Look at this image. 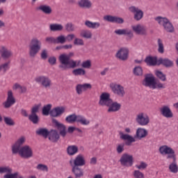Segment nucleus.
<instances>
[{
	"instance_id": "nucleus-58",
	"label": "nucleus",
	"mask_w": 178,
	"mask_h": 178,
	"mask_svg": "<svg viewBox=\"0 0 178 178\" xmlns=\"http://www.w3.org/2000/svg\"><path fill=\"white\" fill-rule=\"evenodd\" d=\"M38 111H40V105H35L31 109V114L36 115Z\"/></svg>"
},
{
	"instance_id": "nucleus-47",
	"label": "nucleus",
	"mask_w": 178,
	"mask_h": 178,
	"mask_svg": "<svg viewBox=\"0 0 178 178\" xmlns=\"http://www.w3.org/2000/svg\"><path fill=\"white\" fill-rule=\"evenodd\" d=\"M157 44L159 47L158 51L159 52V54H163V52H165V49L163 47V42H162V40L158 39Z\"/></svg>"
},
{
	"instance_id": "nucleus-8",
	"label": "nucleus",
	"mask_w": 178,
	"mask_h": 178,
	"mask_svg": "<svg viewBox=\"0 0 178 178\" xmlns=\"http://www.w3.org/2000/svg\"><path fill=\"white\" fill-rule=\"evenodd\" d=\"M120 163L121 166H124V168H131L134 163V158L133 155L129 153H124L120 159Z\"/></svg>"
},
{
	"instance_id": "nucleus-18",
	"label": "nucleus",
	"mask_w": 178,
	"mask_h": 178,
	"mask_svg": "<svg viewBox=\"0 0 178 178\" xmlns=\"http://www.w3.org/2000/svg\"><path fill=\"white\" fill-rule=\"evenodd\" d=\"M112 103L111 95L109 93L104 92L100 95L99 104L102 106H108Z\"/></svg>"
},
{
	"instance_id": "nucleus-51",
	"label": "nucleus",
	"mask_w": 178,
	"mask_h": 178,
	"mask_svg": "<svg viewBox=\"0 0 178 178\" xmlns=\"http://www.w3.org/2000/svg\"><path fill=\"white\" fill-rule=\"evenodd\" d=\"M116 151L118 154H122L124 152V143H120L117 145Z\"/></svg>"
},
{
	"instance_id": "nucleus-22",
	"label": "nucleus",
	"mask_w": 178,
	"mask_h": 178,
	"mask_svg": "<svg viewBox=\"0 0 178 178\" xmlns=\"http://www.w3.org/2000/svg\"><path fill=\"white\" fill-rule=\"evenodd\" d=\"M104 20L110 23H117V24H123L124 23L123 18L112 15H105Z\"/></svg>"
},
{
	"instance_id": "nucleus-57",
	"label": "nucleus",
	"mask_w": 178,
	"mask_h": 178,
	"mask_svg": "<svg viewBox=\"0 0 178 178\" xmlns=\"http://www.w3.org/2000/svg\"><path fill=\"white\" fill-rule=\"evenodd\" d=\"M48 62L52 66H54V65H56V57L55 56L49 57L48 59Z\"/></svg>"
},
{
	"instance_id": "nucleus-14",
	"label": "nucleus",
	"mask_w": 178,
	"mask_h": 178,
	"mask_svg": "<svg viewBox=\"0 0 178 178\" xmlns=\"http://www.w3.org/2000/svg\"><path fill=\"white\" fill-rule=\"evenodd\" d=\"M133 31L138 34V35H147L148 31L147 26L141 24H137L136 25L131 26Z\"/></svg>"
},
{
	"instance_id": "nucleus-41",
	"label": "nucleus",
	"mask_w": 178,
	"mask_h": 178,
	"mask_svg": "<svg viewBox=\"0 0 178 178\" xmlns=\"http://www.w3.org/2000/svg\"><path fill=\"white\" fill-rule=\"evenodd\" d=\"M9 70V62L0 65V75L2 76Z\"/></svg>"
},
{
	"instance_id": "nucleus-36",
	"label": "nucleus",
	"mask_w": 178,
	"mask_h": 178,
	"mask_svg": "<svg viewBox=\"0 0 178 178\" xmlns=\"http://www.w3.org/2000/svg\"><path fill=\"white\" fill-rule=\"evenodd\" d=\"M36 134H38V136H42L44 138H47L49 134V131L47 128H39L36 130Z\"/></svg>"
},
{
	"instance_id": "nucleus-64",
	"label": "nucleus",
	"mask_w": 178,
	"mask_h": 178,
	"mask_svg": "<svg viewBox=\"0 0 178 178\" xmlns=\"http://www.w3.org/2000/svg\"><path fill=\"white\" fill-rule=\"evenodd\" d=\"M90 165H95L97 163V157H92L90 161Z\"/></svg>"
},
{
	"instance_id": "nucleus-21",
	"label": "nucleus",
	"mask_w": 178,
	"mask_h": 178,
	"mask_svg": "<svg viewBox=\"0 0 178 178\" xmlns=\"http://www.w3.org/2000/svg\"><path fill=\"white\" fill-rule=\"evenodd\" d=\"M26 143V137L21 136L12 147L13 154H17V151L22 148V145Z\"/></svg>"
},
{
	"instance_id": "nucleus-23",
	"label": "nucleus",
	"mask_w": 178,
	"mask_h": 178,
	"mask_svg": "<svg viewBox=\"0 0 178 178\" xmlns=\"http://www.w3.org/2000/svg\"><path fill=\"white\" fill-rule=\"evenodd\" d=\"M65 111L66 108L64 106H57L50 111V116H52L53 118H59V116H62V115L65 113Z\"/></svg>"
},
{
	"instance_id": "nucleus-56",
	"label": "nucleus",
	"mask_w": 178,
	"mask_h": 178,
	"mask_svg": "<svg viewBox=\"0 0 178 178\" xmlns=\"http://www.w3.org/2000/svg\"><path fill=\"white\" fill-rule=\"evenodd\" d=\"M40 56L42 59H47L48 58V50H47V49H42L40 53Z\"/></svg>"
},
{
	"instance_id": "nucleus-11",
	"label": "nucleus",
	"mask_w": 178,
	"mask_h": 178,
	"mask_svg": "<svg viewBox=\"0 0 178 178\" xmlns=\"http://www.w3.org/2000/svg\"><path fill=\"white\" fill-rule=\"evenodd\" d=\"M136 122L139 126H148L149 124V116L146 113H139L136 115Z\"/></svg>"
},
{
	"instance_id": "nucleus-37",
	"label": "nucleus",
	"mask_w": 178,
	"mask_h": 178,
	"mask_svg": "<svg viewBox=\"0 0 178 178\" xmlns=\"http://www.w3.org/2000/svg\"><path fill=\"white\" fill-rule=\"evenodd\" d=\"M50 31H62L63 26L60 24H51L49 25Z\"/></svg>"
},
{
	"instance_id": "nucleus-6",
	"label": "nucleus",
	"mask_w": 178,
	"mask_h": 178,
	"mask_svg": "<svg viewBox=\"0 0 178 178\" xmlns=\"http://www.w3.org/2000/svg\"><path fill=\"white\" fill-rule=\"evenodd\" d=\"M154 20L160 25L163 26L164 30L168 31V33H173L175 31V27H173V24L172 22L165 17L158 16L154 18Z\"/></svg>"
},
{
	"instance_id": "nucleus-55",
	"label": "nucleus",
	"mask_w": 178,
	"mask_h": 178,
	"mask_svg": "<svg viewBox=\"0 0 178 178\" xmlns=\"http://www.w3.org/2000/svg\"><path fill=\"white\" fill-rule=\"evenodd\" d=\"M74 45H84V40L83 39L76 38L74 40Z\"/></svg>"
},
{
	"instance_id": "nucleus-33",
	"label": "nucleus",
	"mask_w": 178,
	"mask_h": 178,
	"mask_svg": "<svg viewBox=\"0 0 178 178\" xmlns=\"http://www.w3.org/2000/svg\"><path fill=\"white\" fill-rule=\"evenodd\" d=\"M72 172L76 178L83 177V176H84V171L83 169L76 165H72Z\"/></svg>"
},
{
	"instance_id": "nucleus-12",
	"label": "nucleus",
	"mask_w": 178,
	"mask_h": 178,
	"mask_svg": "<svg viewBox=\"0 0 178 178\" xmlns=\"http://www.w3.org/2000/svg\"><path fill=\"white\" fill-rule=\"evenodd\" d=\"M110 88L113 94L118 95V97H124V95H126V90H124V87L119 83H111Z\"/></svg>"
},
{
	"instance_id": "nucleus-26",
	"label": "nucleus",
	"mask_w": 178,
	"mask_h": 178,
	"mask_svg": "<svg viewBox=\"0 0 178 178\" xmlns=\"http://www.w3.org/2000/svg\"><path fill=\"white\" fill-rule=\"evenodd\" d=\"M160 112L161 115L164 116V118H167L168 119H170L173 118V113L172 112V110H170V108H169L168 106H163L161 108Z\"/></svg>"
},
{
	"instance_id": "nucleus-9",
	"label": "nucleus",
	"mask_w": 178,
	"mask_h": 178,
	"mask_svg": "<svg viewBox=\"0 0 178 178\" xmlns=\"http://www.w3.org/2000/svg\"><path fill=\"white\" fill-rule=\"evenodd\" d=\"M35 81L44 87V88H51L52 81L47 76L41 75L35 78Z\"/></svg>"
},
{
	"instance_id": "nucleus-42",
	"label": "nucleus",
	"mask_w": 178,
	"mask_h": 178,
	"mask_svg": "<svg viewBox=\"0 0 178 178\" xmlns=\"http://www.w3.org/2000/svg\"><path fill=\"white\" fill-rule=\"evenodd\" d=\"M74 76H86V70L83 68H77L72 70Z\"/></svg>"
},
{
	"instance_id": "nucleus-29",
	"label": "nucleus",
	"mask_w": 178,
	"mask_h": 178,
	"mask_svg": "<svg viewBox=\"0 0 178 178\" xmlns=\"http://www.w3.org/2000/svg\"><path fill=\"white\" fill-rule=\"evenodd\" d=\"M108 106V112H118V111H120V108H122V104L111 100V103L107 106Z\"/></svg>"
},
{
	"instance_id": "nucleus-35",
	"label": "nucleus",
	"mask_w": 178,
	"mask_h": 178,
	"mask_svg": "<svg viewBox=\"0 0 178 178\" xmlns=\"http://www.w3.org/2000/svg\"><path fill=\"white\" fill-rule=\"evenodd\" d=\"M176 159L175 156V159H172L173 162H172L168 166V169L171 173H177L178 172V165L177 163L176 162Z\"/></svg>"
},
{
	"instance_id": "nucleus-59",
	"label": "nucleus",
	"mask_w": 178,
	"mask_h": 178,
	"mask_svg": "<svg viewBox=\"0 0 178 178\" xmlns=\"http://www.w3.org/2000/svg\"><path fill=\"white\" fill-rule=\"evenodd\" d=\"M46 42L49 44H56V39L52 37H47L46 38Z\"/></svg>"
},
{
	"instance_id": "nucleus-49",
	"label": "nucleus",
	"mask_w": 178,
	"mask_h": 178,
	"mask_svg": "<svg viewBox=\"0 0 178 178\" xmlns=\"http://www.w3.org/2000/svg\"><path fill=\"white\" fill-rule=\"evenodd\" d=\"M134 74L135 76H143V68L140 66L134 68Z\"/></svg>"
},
{
	"instance_id": "nucleus-38",
	"label": "nucleus",
	"mask_w": 178,
	"mask_h": 178,
	"mask_svg": "<svg viewBox=\"0 0 178 178\" xmlns=\"http://www.w3.org/2000/svg\"><path fill=\"white\" fill-rule=\"evenodd\" d=\"M145 62L149 66H155V65H158V60L155 57H147L145 60Z\"/></svg>"
},
{
	"instance_id": "nucleus-5",
	"label": "nucleus",
	"mask_w": 178,
	"mask_h": 178,
	"mask_svg": "<svg viewBox=\"0 0 178 178\" xmlns=\"http://www.w3.org/2000/svg\"><path fill=\"white\" fill-rule=\"evenodd\" d=\"M42 47V42L38 38H33L31 39L29 45V54L31 58H35L37 54L41 51Z\"/></svg>"
},
{
	"instance_id": "nucleus-1",
	"label": "nucleus",
	"mask_w": 178,
	"mask_h": 178,
	"mask_svg": "<svg viewBox=\"0 0 178 178\" xmlns=\"http://www.w3.org/2000/svg\"><path fill=\"white\" fill-rule=\"evenodd\" d=\"M74 55V53L70 52L68 55L66 54H60L58 57L59 65L60 70H67V69H74L78 67L81 63V60H70V58Z\"/></svg>"
},
{
	"instance_id": "nucleus-44",
	"label": "nucleus",
	"mask_w": 178,
	"mask_h": 178,
	"mask_svg": "<svg viewBox=\"0 0 178 178\" xmlns=\"http://www.w3.org/2000/svg\"><path fill=\"white\" fill-rule=\"evenodd\" d=\"M65 29L68 33H72L76 30V28H74V24H73L72 22L67 23L65 25Z\"/></svg>"
},
{
	"instance_id": "nucleus-30",
	"label": "nucleus",
	"mask_w": 178,
	"mask_h": 178,
	"mask_svg": "<svg viewBox=\"0 0 178 178\" xmlns=\"http://www.w3.org/2000/svg\"><path fill=\"white\" fill-rule=\"evenodd\" d=\"M37 10H40L44 15H51L52 13V8L48 5L42 4L37 8Z\"/></svg>"
},
{
	"instance_id": "nucleus-2",
	"label": "nucleus",
	"mask_w": 178,
	"mask_h": 178,
	"mask_svg": "<svg viewBox=\"0 0 178 178\" xmlns=\"http://www.w3.org/2000/svg\"><path fill=\"white\" fill-rule=\"evenodd\" d=\"M147 136H148V131L141 127L136 129L134 137L127 134H123V132L120 133V138L126 141L125 145L128 147H130L133 143H136V138H137V140H143V138H145Z\"/></svg>"
},
{
	"instance_id": "nucleus-52",
	"label": "nucleus",
	"mask_w": 178,
	"mask_h": 178,
	"mask_svg": "<svg viewBox=\"0 0 178 178\" xmlns=\"http://www.w3.org/2000/svg\"><path fill=\"white\" fill-rule=\"evenodd\" d=\"M4 122L8 126H15V121L9 117H4Z\"/></svg>"
},
{
	"instance_id": "nucleus-60",
	"label": "nucleus",
	"mask_w": 178,
	"mask_h": 178,
	"mask_svg": "<svg viewBox=\"0 0 178 178\" xmlns=\"http://www.w3.org/2000/svg\"><path fill=\"white\" fill-rule=\"evenodd\" d=\"M74 37L75 35L73 33L68 34L65 37V41H68V42H70V41H73V40L74 39Z\"/></svg>"
},
{
	"instance_id": "nucleus-13",
	"label": "nucleus",
	"mask_w": 178,
	"mask_h": 178,
	"mask_svg": "<svg viewBox=\"0 0 178 178\" xmlns=\"http://www.w3.org/2000/svg\"><path fill=\"white\" fill-rule=\"evenodd\" d=\"M129 10L131 13H134V19L136 22H140L143 17H144V12L135 6H131L129 7Z\"/></svg>"
},
{
	"instance_id": "nucleus-46",
	"label": "nucleus",
	"mask_w": 178,
	"mask_h": 178,
	"mask_svg": "<svg viewBox=\"0 0 178 178\" xmlns=\"http://www.w3.org/2000/svg\"><path fill=\"white\" fill-rule=\"evenodd\" d=\"M51 108H52V105L51 104H47L44 106L42 108V114L44 115V116H48L51 112Z\"/></svg>"
},
{
	"instance_id": "nucleus-20",
	"label": "nucleus",
	"mask_w": 178,
	"mask_h": 178,
	"mask_svg": "<svg viewBox=\"0 0 178 178\" xmlns=\"http://www.w3.org/2000/svg\"><path fill=\"white\" fill-rule=\"evenodd\" d=\"M52 123L57 128L62 137L66 136V126L58 122L56 119H52Z\"/></svg>"
},
{
	"instance_id": "nucleus-16",
	"label": "nucleus",
	"mask_w": 178,
	"mask_h": 178,
	"mask_svg": "<svg viewBox=\"0 0 178 178\" xmlns=\"http://www.w3.org/2000/svg\"><path fill=\"white\" fill-rule=\"evenodd\" d=\"M71 166H84L86 165V159L83 154H79L76 156L74 160L70 161Z\"/></svg>"
},
{
	"instance_id": "nucleus-27",
	"label": "nucleus",
	"mask_w": 178,
	"mask_h": 178,
	"mask_svg": "<svg viewBox=\"0 0 178 178\" xmlns=\"http://www.w3.org/2000/svg\"><path fill=\"white\" fill-rule=\"evenodd\" d=\"M77 5L81 9H91L92 8V2L90 0H79Z\"/></svg>"
},
{
	"instance_id": "nucleus-39",
	"label": "nucleus",
	"mask_w": 178,
	"mask_h": 178,
	"mask_svg": "<svg viewBox=\"0 0 178 178\" xmlns=\"http://www.w3.org/2000/svg\"><path fill=\"white\" fill-rule=\"evenodd\" d=\"M67 152L68 155H76V154H77L79 152V147H77L76 145L68 146L67 148Z\"/></svg>"
},
{
	"instance_id": "nucleus-4",
	"label": "nucleus",
	"mask_w": 178,
	"mask_h": 178,
	"mask_svg": "<svg viewBox=\"0 0 178 178\" xmlns=\"http://www.w3.org/2000/svg\"><path fill=\"white\" fill-rule=\"evenodd\" d=\"M65 121L67 123H75L77 122L78 124H81V126H89L91 122L90 120L87 119L84 115L72 114L65 118Z\"/></svg>"
},
{
	"instance_id": "nucleus-10",
	"label": "nucleus",
	"mask_w": 178,
	"mask_h": 178,
	"mask_svg": "<svg viewBox=\"0 0 178 178\" xmlns=\"http://www.w3.org/2000/svg\"><path fill=\"white\" fill-rule=\"evenodd\" d=\"M17 154H19L21 158L29 159L33 158V149L29 145H24L18 149Z\"/></svg>"
},
{
	"instance_id": "nucleus-28",
	"label": "nucleus",
	"mask_w": 178,
	"mask_h": 178,
	"mask_svg": "<svg viewBox=\"0 0 178 178\" xmlns=\"http://www.w3.org/2000/svg\"><path fill=\"white\" fill-rule=\"evenodd\" d=\"M85 26L88 27V29H91L92 30H97L101 27V23L98 22H91L90 20L85 21Z\"/></svg>"
},
{
	"instance_id": "nucleus-63",
	"label": "nucleus",
	"mask_w": 178,
	"mask_h": 178,
	"mask_svg": "<svg viewBox=\"0 0 178 178\" xmlns=\"http://www.w3.org/2000/svg\"><path fill=\"white\" fill-rule=\"evenodd\" d=\"M20 88H22V86H20V84H19V83H15V84L13 86V90H20Z\"/></svg>"
},
{
	"instance_id": "nucleus-24",
	"label": "nucleus",
	"mask_w": 178,
	"mask_h": 178,
	"mask_svg": "<svg viewBox=\"0 0 178 178\" xmlns=\"http://www.w3.org/2000/svg\"><path fill=\"white\" fill-rule=\"evenodd\" d=\"M115 34H117V35H127L129 38H133L134 37V33H133V31H131L129 29H116L114 31Z\"/></svg>"
},
{
	"instance_id": "nucleus-54",
	"label": "nucleus",
	"mask_w": 178,
	"mask_h": 178,
	"mask_svg": "<svg viewBox=\"0 0 178 178\" xmlns=\"http://www.w3.org/2000/svg\"><path fill=\"white\" fill-rule=\"evenodd\" d=\"M134 177L135 178H144V173L141 172L140 170H135L134 172Z\"/></svg>"
},
{
	"instance_id": "nucleus-48",
	"label": "nucleus",
	"mask_w": 178,
	"mask_h": 178,
	"mask_svg": "<svg viewBox=\"0 0 178 178\" xmlns=\"http://www.w3.org/2000/svg\"><path fill=\"white\" fill-rule=\"evenodd\" d=\"M66 42V36L60 35L56 38V44H65Z\"/></svg>"
},
{
	"instance_id": "nucleus-45",
	"label": "nucleus",
	"mask_w": 178,
	"mask_h": 178,
	"mask_svg": "<svg viewBox=\"0 0 178 178\" xmlns=\"http://www.w3.org/2000/svg\"><path fill=\"white\" fill-rule=\"evenodd\" d=\"M155 74L159 80L161 81H165L166 80V75L163 74V72H161L159 70H156L155 71Z\"/></svg>"
},
{
	"instance_id": "nucleus-7",
	"label": "nucleus",
	"mask_w": 178,
	"mask_h": 178,
	"mask_svg": "<svg viewBox=\"0 0 178 178\" xmlns=\"http://www.w3.org/2000/svg\"><path fill=\"white\" fill-rule=\"evenodd\" d=\"M159 152L161 155H167V159H175L176 152L169 145H163L160 146L159 148Z\"/></svg>"
},
{
	"instance_id": "nucleus-3",
	"label": "nucleus",
	"mask_w": 178,
	"mask_h": 178,
	"mask_svg": "<svg viewBox=\"0 0 178 178\" xmlns=\"http://www.w3.org/2000/svg\"><path fill=\"white\" fill-rule=\"evenodd\" d=\"M143 86L144 87H148L151 90H156V88H166V86L160 81H156L155 76L152 74H147L145 75V78L142 81Z\"/></svg>"
},
{
	"instance_id": "nucleus-17",
	"label": "nucleus",
	"mask_w": 178,
	"mask_h": 178,
	"mask_svg": "<svg viewBox=\"0 0 178 178\" xmlns=\"http://www.w3.org/2000/svg\"><path fill=\"white\" fill-rule=\"evenodd\" d=\"M115 56L120 60H127L129 59V49L127 47H122L118 51Z\"/></svg>"
},
{
	"instance_id": "nucleus-62",
	"label": "nucleus",
	"mask_w": 178,
	"mask_h": 178,
	"mask_svg": "<svg viewBox=\"0 0 178 178\" xmlns=\"http://www.w3.org/2000/svg\"><path fill=\"white\" fill-rule=\"evenodd\" d=\"M76 130V127H69L67 129V133L72 134Z\"/></svg>"
},
{
	"instance_id": "nucleus-25",
	"label": "nucleus",
	"mask_w": 178,
	"mask_h": 178,
	"mask_svg": "<svg viewBox=\"0 0 178 178\" xmlns=\"http://www.w3.org/2000/svg\"><path fill=\"white\" fill-rule=\"evenodd\" d=\"M0 54L1 55V57L4 59H9V58L13 56V55L12 50L8 49V48L5 46H1L0 47Z\"/></svg>"
},
{
	"instance_id": "nucleus-32",
	"label": "nucleus",
	"mask_w": 178,
	"mask_h": 178,
	"mask_svg": "<svg viewBox=\"0 0 178 178\" xmlns=\"http://www.w3.org/2000/svg\"><path fill=\"white\" fill-rule=\"evenodd\" d=\"M157 63L158 65H163L165 67H172L173 66V61L168 58H159Z\"/></svg>"
},
{
	"instance_id": "nucleus-34",
	"label": "nucleus",
	"mask_w": 178,
	"mask_h": 178,
	"mask_svg": "<svg viewBox=\"0 0 178 178\" xmlns=\"http://www.w3.org/2000/svg\"><path fill=\"white\" fill-rule=\"evenodd\" d=\"M80 35L82 37V38L91 40V38H92V32L88 29H83L81 31Z\"/></svg>"
},
{
	"instance_id": "nucleus-61",
	"label": "nucleus",
	"mask_w": 178,
	"mask_h": 178,
	"mask_svg": "<svg viewBox=\"0 0 178 178\" xmlns=\"http://www.w3.org/2000/svg\"><path fill=\"white\" fill-rule=\"evenodd\" d=\"M136 168H137V169H139V170L145 169V168H147V163L144 162H140V164H138L136 165Z\"/></svg>"
},
{
	"instance_id": "nucleus-31",
	"label": "nucleus",
	"mask_w": 178,
	"mask_h": 178,
	"mask_svg": "<svg viewBox=\"0 0 178 178\" xmlns=\"http://www.w3.org/2000/svg\"><path fill=\"white\" fill-rule=\"evenodd\" d=\"M49 140L51 141V143H56L58 140H59V134H58V131L56 130H51L49 131Z\"/></svg>"
},
{
	"instance_id": "nucleus-40",
	"label": "nucleus",
	"mask_w": 178,
	"mask_h": 178,
	"mask_svg": "<svg viewBox=\"0 0 178 178\" xmlns=\"http://www.w3.org/2000/svg\"><path fill=\"white\" fill-rule=\"evenodd\" d=\"M13 172V169L10 166H2L0 167V173H6V175H13L12 173Z\"/></svg>"
},
{
	"instance_id": "nucleus-53",
	"label": "nucleus",
	"mask_w": 178,
	"mask_h": 178,
	"mask_svg": "<svg viewBox=\"0 0 178 178\" xmlns=\"http://www.w3.org/2000/svg\"><path fill=\"white\" fill-rule=\"evenodd\" d=\"M36 169H38V170H42V172H48V166L44 164H38Z\"/></svg>"
},
{
	"instance_id": "nucleus-50",
	"label": "nucleus",
	"mask_w": 178,
	"mask_h": 178,
	"mask_svg": "<svg viewBox=\"0 0 178 178\" xmlns=\"http://www.w3.org/2000/svg\"><path fill=\"white\" fill-rule=\"evenodd\" d=\"M81 67L83 69H90L91 68V60H86L81 63Z\"/></svg>"
},
{
	"instance_id": "nucleus-43",
	"label": "nucleus",
	"mask_w": 178,
	"mask_h": 178,
	"mask_svg": "<svg viewBox=\"0 0 178 178\" xmlns=\"http://www.w3.org/2000/svg\"><path fill=\"white\" fill-rule=\"evenodd\" d=\"M29 119L33 124H37L38 122H40V118H38V115L37 114H31L29 116Z\"/></svg>"
},
{
	"instance_id": "nucleus-15",
	"label": "nucleus",
	"mask_w": 178,
	"mask_h": 178,
	"mask_svg": "<svg viewBox=\"0 0 178 178\" xmlns=\"http://www.w3.org/2000/svg\"><path fill=\"white\" fill-rule=\"evenodd\" d=\"M92 86L91 83H79L76 86L75 90L78 95H81L83 92L88 91V90H91Z\"/></svg>"
},
{
	"instance_id": "nucleus-19",
	"label": "nucleus",
	"mask_w": 178,
	"mask_h": 178,
	"mask_svg": "<svg viewBox=\"0 0 178 178\" xmlns=\"http://www.w3.org/2000/svg\"><path fill=\"white\" fill-rule=\"evenodd\" d=\"M16 104V99L13 97L12 90H8L6 101L3 103L4 108H8Z\"/></svg>"
}]
</instances>
